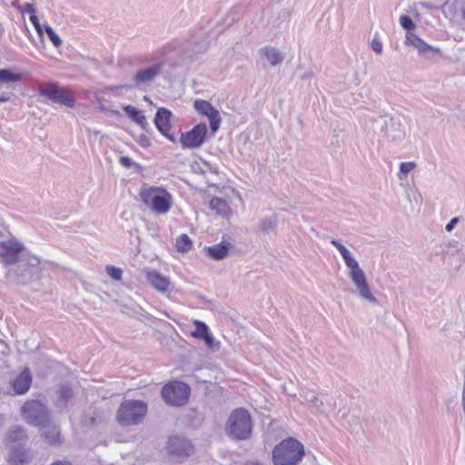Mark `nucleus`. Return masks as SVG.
<instances>
[{"mask_svg": "<svg viewBox=\"0 0 465 465\" xmlns=\"http://www.w3.org/2000/svg\"><path fill=\"white\" fill-rule=\"evenodd\" d=\"M51 465H72V463L67 460H60V461L54 462Z\"/></svg>", "mask_w": 465, "mask_h": 465, "instance_id": "44", "label": "nucleus"}, {"mask_svg": "<svg viewBox=\"0 0 465 465\" xmlns=\"http://www.w3.org/2000/svg\"><path fill=\"white\" fill-rule=\"evenodd\" d=\"M172 112L167 108L161 107L157 110L153 122L156 129L169 141L175 143V136L170 132Z\"/></svg>", "mask_w": 465, "mask_h": 465, "instance_id": "14", "label": "nucleus"}, {"mask_svg": "<svg viewBox=\"0 0 465 465\" xmlns=\"http://www.w3.org/2000/svg\"><path fill=\"white\" fill-rule=\"evenodd\" d=\"M228 243L221 242L213 244L207 248V253L210 258L215 261H221L224 259L229 252Z\"/></svg>", "mask_w": 465, "mask_h": 465, "instance_id": "26", "label": "nucleus"}, {"mask_svg": "<svg viewBox=\"0 0 465 465\" xmlns=\"http://www.w3.org/2000/svg\"><path fill=\"white\" fill-rule=\"evenodd\" d=\"M193 107L200 114L209 119L211 131L216 133L222 123L219 111L210 102L202 99L195 100Z\"/></svg>", "mask_w": 465, "mask_h": 465, "instance_id": "13", "label": "nucleus"}, {"mask_svg": "<svg viewBox=\"0 0 465 465\" xmlns=\"http://www.w3.org/2000/svg\"><path fill=\"white\" fill-rule=\"evenodd\" d=\"M312 72H309V73L304 74L302 76V78L305 80V79L311 78V77H312Z\"/></svg>", "mask_w": 465, "mask_h": 465, "instance_id": "48", "label": "nucleus"}, {"mask_svg": "<svg viewBox=\"0 0 465 465\" xmlns=\"http://www.w3.org/2000/svg\"><path fill=\"white\" fill-rule=\"evenodd\" d=\"M32 454L25 448L19 446L12 449L9 456L11 465H25L32 460Z\"/></svg>", "mask_w": 465, "mask_h": 465, "instance_id": "22", "label": "nucleus"}, {"mask_svg": "<svg viewBox=\"0 0 465 465\" xmlns=\"http://www.w3.org/2000/svg\"><path fill=\"white\" fill-rule=\"evenodd\" d=\"M45 437L50 444L54 445L59 442L60 430L55 426L50 427L45 431Z\"/></svg>", "mask_w": 465, "mask_h": 465, "instance_id": "31", "label": "nucleus"}, {"mask_svg": "<svg viewBox=\"0 0 465 465\" xmlns=\"http://www.w3.org/2000/svg\"><path fill=\"white\" fill-rule=\"evenodd\" d=\"M147 413V404L142 401H124L116 414V420L123 426L137 425L142 422Z\"/></svg>", "mask_w": 465, "mask_h": 465, "instance_id": "6", "label": "nucleus"}, {"mask_svg": "<svg viewBox=\"0 0 465 465\" xmlns=\"http://www.w3.org/2000/svg\"><path fill=\"white\" fill-rule=\"evenodd\" d=\"M107 274L115 281H120L122 279L123 271L115 267L114 265H107L106 268Z\"/></svg>", "mask_w": 465, "mask_h": 465, "instance_id": "33", "label": "nucleus"}, {"mask_svg": "<svg viewBox=\"0 0 465 465\" xmlns=\"http://www.w3.org/2000/svg\"><path fill=\"white\" fill-rule=\"evenodd\" d=\"M304 401L310 404L312 411L324 412V406L322 400H320L313 391H306L303 395Z\"/></svg>", "mask_w": 465, "mask_h": 465, "instance_id": "27", "label": "nucleus"}, {"mask_svg": "<svg viewBox=\"0 0 465 465\" xmlns=\"http://www.w3.org/2000/svg\"><path fill=\"white\" fill-rule=\"evenodd\" d=\"M460 218L459 217H453L446 225L445 229L447 232H451L454 227L459 223Z\"/></svg>", "mask_w": 465, "mask_h": 465, "instance_id": "40", "label": "nucleus"}, {"mask_svg": "<svg viewBox=\"0 0 465 465\" xmlns=\"http://www.w3.org/2000/svg\"><path fill=\"white\" fill-rule=\"evenodd\" d=\"M371 49L376 53V54H381L382 53V49H383V45H382V43L381 41L377 37V35L374 36V38L371 40Z\"/></svg>", "mask_w": 465, "mask_h": 465, "instance_id": "36", "label": "nucleus"}, {"mask_svg": "<svg viewBox=\"0 0 465 465\" xmlns=\"http://www.w3.org/2000/svg\"><path fill=\"white\" fill-rule=\"evenodd\" d=\"M22 78L21 74H15L9 69H0V83L8 84L15 83L20 81Z\"/></svg>", "mask_w": 465, "mask_h": 465, "instance_id": "29", "label": "nucleus"}, {"mask_svg": "<svg viewBox=\"0 0 465 465\" xmlns=\"http://www.w3.org/2000/svg\"><path fill=\"white\" fill-rule=\"evenodd\" d=\"M5 231V223L2 218H0V235L4 233Z\"/></svg>", "mask_w": 465, "mask_h": 465, "instance_id": "46", "label": "nucleus"}, {"mask_svg": "<svg viewBox=\"0 0 465 465\" xmlns=\"http://www.w3.org/2000/svg\"><path fill=\"white\" fill-rule=\"evenodd\" d=\"M25 252L24 245L15 238L0 242V261L9 268L14 265Z\"/></svg>", "mask_w": 465, "mask_h": 465, "instance_id": "9", "label": "nucleus"}, {"mask_svg": "<svg viewBox=\"0 0 465 465\" xmlns=\"http://www.w3.org/2000/svg\"><path fill=\"white\" fill-rule=\"evenodd\" d=\"M244 465H262V464L258 461H248Z\"/></svg>", "mask_w": 465, "mask_h": 465, "instance_id": "49", "label": "nucleus"}, {"mask_svg": "<svg viewBox=\"0 0 465 465\" xmlns=\"http://www.w3.org/2000/svg\"><path fill=\"white\" fill-rule=\"evenodd\" d=\"M416 167V164L413 162H403L400 164V173L403 174H408Z\"/></svg>", "mask_w": 465, "mask_h": 465, "instance_id": "35", "label": "nucleus"}, {"mask_svg": "<svg viewBox=\"0 0 465 465\" xmlns=\"http://www.w3.org/2000/svg\"><path fill=\"white\" fill-rule=\"evenodd\" d=\"M207 135V125L200 123L188 132L182 133L180 143L183 149H195L201 147Z\"/></svg>", "mask_w": 465, "mask_h": 465, "instance_id": "12", "label": "nucleus"}, {"mask_svg": "<svg viewBox=\"0 0 465 465\" xmlns=\"http://www.w3.org/2000/svg\"><path fill=\"white\" fill-rule=\"evenodd\" d=\"M24 420L35 427H45L50 421L47 407L39 401H27L21 411Z\"/></svg>", "mask_w": 465, "mask_h": 465, "instance_id": "7", "label": "nucleus"}, {"mask_svg": "<svg viewBox=\"0 0 465 465\" xmlns=\"http://www.w3.org/2000/svg\"><path fill=\"white\" fill-rule=\"evenodd\" d=\"M6 440L9 443H18V445L25 444L27 440L25 430L19 425H13L7 432Z\"/></svg>", "mask_w": 465, "mask_h": 465, "instance_id": "25", "label": "nucleus"}, {"mask_svg": "<svg viewBox=\"0 0 465 465\" xmlns=\"http://www.w3.org/2000/svg\"><path fill=\"white\" fill-rule=\"evenodd\" d=\"M10 100L9 94H0V103H6Z\"/></svg>", "mask_w": 465, "mask_h": 465, "instance_id": "42", "label": "nucleus"}, {"mask_svg": "<svg viewBox=\"0 0 465 465\" xmlns=\"http://www.w3.org/2000/svg\"><path fill=\"white\" fill-rule=\"evenodd\" d=\"M30 22L34 25L35 28L36 29L37 33L41 35L43 34L41 25L38 21L37 16L35 14L30 15L29 17Z\"/></svg>", "mask_w": 465, "mask_h": 465, "instance_id": "38", "label": "nucleus"}, {"mask_svg": "<svg viewBox=\"0 0 465 465\" xmlns=\"http://www.w3.org/2000/svg\"><path fill=\"white\" fill-rule=\"evenodd\" d=\"M405 44L408 45H412L414 48H416L419 54L420 55H426L430 52L435 54L440 53V49L428 45L421 38L412 34L411 32H407Z\"/></svg>", "mask_w": 465, "mask_h": 465, "instance_id": "18", "label": "nucleus"}, {"mask_svg": "<svg viewBox=\"0 0 465 465\" xmlns=\"http://www.w3.org/2000/svg\"><path fill=\"white\" fill-rule=\"evenodd\" d=\"M146 280L153 288L163 293L168 291L171 283L169 278L157 271L146 272Z\"/></svg>", "mask_w": 465, "mask_h": 465, "instance_id": "20", "label": "nucleus"}, {"mask_svg": "<svg viewBox=\"0 0 465 465\" xmlns=\"http://www.w3.org/2000/svg\"><path fill=\"white\" fill-rule=\"evenodd\" d=\"M259 54L264 57L272 66H277L284 60V54L273 46H264L259 50Z\"/></svg>", "mask_w": 465, "mask_h": 465, "instance_id": "21", "label": "nucleus"}, {"mask_svg": "<svg viewBox=\"0 0 465 465\" xmlns=\"http://www.w3.org/2000/svg\"><path fill=\"white\" fill-rule=\"evenodd\" d=\"M167 450L170 454L181 457H189L194 451L191 441L180 436L170 437Z\"/></svg>", "mask_w": 465, "mask_h": 465, "instance_id": "15", "label": "nucleus"}, {"mask_svg": "<svg viewBox=\"0 0 465 465\" xmlns=\"http://www.w3.org/2000/svg\"><path fill=\"white\" fill-rule=\"evenodd\" d=\"M44 28L47 35H49L54 31V29L49 25H45Z\"/></svg>", "mask_w": 465, "mask_h": 465, "instance_id": "45", "label": "nucleus"}, {"mask_svg": "<svg viewBox=\"0 0 465 465\" xmlns=\"http://www.w3.org/2000/svg\"><path fill=\"white\" fill-rule=\"evenodd\" d=\"M125 114L135 124H137L143 130H147L149 127V124L146 120V117L142 114V112L136 107L129 104L125 105L123 108Z\"/></svg>", "mask_w": 465, "mask_h": 465, "instance_id": "23", "label": "nucleus"}, {"mask_svg": "<svg viewBox=\"0 0 465 465\" xmlns=\"http://www.w3.org/2000/svg\"><path fill=\"white\" fill-rule=\"evenodd\" d=\"M193 242L189 236L185 233L180 235L176 240V248L179 252H188L192 249Z\"/></svg>", "mask_w": 465, "mask_h": 465, "instance_id": "30", "label": "nucleus"}, {"mask_svg": "<svg viewBox=\"0 0 465 465\" xmlns=\"http://www.w3.org/2000/svg\"><path fill=\"white\" fill-rule=\"evenodd\" d=\"M206 48H207V44L205 42H203V43H201V45L199 46L198 45L196 46L195 51L201 52V51L205 50Z\"/></svg>", "mask_w": 465, "mask_h": 465, "instance_id": "43", "label": "nucleus"}, {"mask_svg": "<svg viewBox=\"0 0 465 465\" xmlns=\"http://www.w3.org/2000/svg\"><path fill=\"white\" fill-rule=\"evenodd\" d=\"M139 195L143 203L157 214L167 213L173 204L172 194L163 187L143 185Z\"/></svg>", "mask_w": 465, "mask_h": 465, "instance_id": "4", "label": "nucleus"}, {"mask_svg": "<svg viewBox=\"0 0 465 465\" xmlns=\"http://www.w3.org/2000/svg\"><path fill=\"white\" fill-rule=\"evenodd\" d=\"M190 387L179 381H172L162 389V397L168 405L183 406L190 395Z\"/></svg>", "mask_w": 465, "mask_h": 465, "instance_id": "8", "label": "nucleus"}, {"mask_svg": "<svg viewBox=\"0 0 465 465\" xmlns=\"http://www.w3.org/2000/svg\"><path fill=\"white\" fill-rule=\"evenodd\" d=\"M252 419L249 412L243 408L234 410L229 416L226 432L234 440H245L252 434Z\"/></svg>", "mask_w": 465, "mask_h": 465, "instance_id": "5", "label": "nucleus"}, {"mask_svg": "<svg viewBox=\"0 0 465 465\" xmlns=\"http://www.w3.org/2000/svg\"><path fill=\"white\" fill-rule=\"evenodd\" d=\"M48 38L55 47H59L62 45V40L54 31L48 35Z\"/></svg>", "mask_w": 465, "mask_h": 465, "instance_id": "39", "label": "nucleus"}, {"mask_svg": "<svg viewBox=\"0 0 465 465\" xmlns=\"http://www.w3.org/2000/svg\"><path fill=\"white\" fill-rule=\"evenodd\" d=\"M59 396V400L66 404L74 397V391L68 384L64 383L60 386Z\"/></svg>", "mask_w": 465, "mask_h": 465, "instance_id": "32", "label": "nucleus"}, {"mask_svg": "<svg viewBox=\"0 0 465 465\" xmlns=\"http://www.w3.org/2000/svg\"><path fill=\"white\" fill-rule=\"evenodd\" d=\"M164 65L163 61H159L150 66L141 68L132 77V88L144 90L161 74Z\"/></svg>", "mask_w": 465, "mask_h": 465, "instance_id": "10", "label": "nucleus"}, {"mask_svg": "<svg viewBox=\"0 0 465 465\" xmlns=\"http://www.w3.org/2000/svg\"><path fill=\"white\" fill-rule=\"evenodd\" d=\"M453 246L457 249L458 252H460L459 243L458 242H455Z\"/></svg>", "mask_w": 465, "mask_h": 465, "instance_id": "51", "label": "nucleus"}, {"mask_svg": "<svg viewBox=\"0 0 465 465\" xmlns=\"http://www.w3.org/2000/svg\"><path fill=\"white\" fill-rule=\"evenodd\" d=\"M21 12L22 13H28L29 15H32V14H35V9L33 5V4H30V3H25L24 5H23V8L21 9Z\"/></svg>", "mask_w": 465, "mask_h": 465, "instance_id": "41", "label": "nucleus"}, {"mask_svg": "<svg viewBox=\"0 0 465 465\" xmlns=\"http://www.w3.org/2000/svg\"><path fill=\"white\" fill-rule=\"evenodd\" d=\"M120 163L126 168H131L133 166H139L138 163L134 162L130 157L128 156H121L119 159Z\"/></svg>", "mask_w": 465, "mask_h": 465, "instance_id": "37", "label": "nucleus"}, {"mask_svg": "<svg viewBox=\"0 0 465 465\" xmlns=\"http://www.w3.org/2000/svg\"><path fill=\"white\" fill-rule=\"evenodd\" d=\"M331 244L333 245L341 255L349 272L348 276L356 287L361 297L372 304L377 303V299L371 292V287L366 280V275L360 267L358 262L352 257L351 252L339 241L332 239Z\"/></svg>", "mask_w": 465, "mask_h": 465, "instance_id": "1", "label": "nucleus"}, {"mask_svg": "<svg viewBox=\"0 0 465 465\" xmlns=\"http://www.w3.org/2000/svg\"><path fill=\"white\" fill-rule=\"evenodd\" d=\"M39 94L53 103L63 104L69 108H74L75 105V100L69 92L65 88L55 84L41 86Z\"/></svg>", "mask_w": 465, "mask_h": 465, "instance_id": "11", "label": "nucleus"}, {"mask_svg": "<svg viewBox=\"0 0 465 465\" xmlns=\"http://www.w3.org/2000/svg\"><path fill=\"white\" fill-rule=\"evenodd\" d=\"M303 456V445L291 437L278 443L272 453L273 465H298Z\"/></svg>", "mask_w": 465, "mask_h": 465, "instance_id": "3", "label": "nucleus"}, {"mask_svg": "<svg viewBox=\"0 0 465 465\" xmlns=\"http://www.w3.org/2000/svg\"><path fill=\"white\" fill-rule=\"evenodd\" d=\"M400 24L402 26V28H404L405 30H407V32H411V30H414L415 29V24L414 22L412 21V19L408 16V15H401L400 17Z\"/></svg>", "mask_w": 465, "mask_h": 465, "instance_id": "34", "label": "nucleus"}, {"mask_svg": "<svg viewBox=\"0 0 465 465\" xmlns=\"http://www.w3.org/2000/svg\"><path fill=\"white\" fill-rule=\"evenodd\" d=\"M7 280L17 284H27L40 279L41 268L38 257L22 255L18 262L8 268L5 272Z\"/></svg>", "mask_w": 465, "mask_h": 465, "instance_id": "2", "label": "nucleus"}, {"mask_svg": "<svg viewBox=\"0 0 465 465\" xmlns=\"http://www.w3.org/2000/svg\"><path fill=\"white\" fill-rule=\"evenodd\" d=\"M32 384V375L27 368L23 370L13 381L12 387L16 395L26 393Z\"/></svg>", "mask_w": 465, "mask_h": 465, "instance_id": "19", "label": "nucleus"}, {"mask_svg": "<svg viewBox=\"0 0 465 465\" xmlns=\"http://www.w3.org/2000/svg\"><path fill=\"white\" fill-rule=\"evenodd\" d=\"M210 208L223 218L229 219L232 215V210L227 201L223 198L213 197L210 201Z\"/></svg>", "mask_w": 465, "mask_h": 465, "instance_id": "24", "label": "nucleus"}, {"mask_svg": "<svg viewBox=\"0 0 465 465\" xmlns=\"http://www.w3.org/2000/svg\"><path fill=\"white\" fill-rule=\"evenodd\" d=\"M141 141H142V145H143V146H148V145L150 144V143H148V141H147L146 137H145V136H143V135L141 137Z\"/></svg>", "mask_w": 465, "mask_h": 465, "instance_id": "47", "label": "nucleus"}, {"mask_svg": "<svg viewBox=\"0 0 465 465\" xmlns=\"http://www.w3.org/2000/svg\"><path fill=\"white\" fill-rule=\"evenodd\" d=\"M278 220L276 215L263 217L259 222L260 230L268 234L277 228Z\"/></svg>", "mask_w": 465, "mask_h": 465, "instance_id": "28", "label": "nucleus"}, {"mask_svg": "<svg viewBox=\"0 0 465 465\" xmlns=\"http://www.w3.org/2000/svg\"><path fill=\"white\" fill-rule=\"evenodd\" d=\"M194 326L195 330L192 332L193 337L203 340L209 349H219L220 342L215 341L206 323L197 320L194 322Z\"/></svg>", "mask_w": 465, "mask_h": 465, "instance_id": "17", "label": "nucleus"}, {"mask_svg": "<svg viewBox=\"0 0 465 465\" xmlns=\"http://www.w3.org/2000/svg\"><path fill=\"white\" fill-rule=\"evenodd\" d=\"M461 16L465 20V5L461 9Z\"/></svg>", "mask_w": 465, "mask_h": 465, "instance_id": "50", "label": "nucleus"}, {"mask_svg": "<svg viewBox=\"0 0 465 465\" xmlns=\"http://www.w3.org/2000/svg\"><path fill=\"white\" fill-rule=\"evenodd\" d=\"M378 123L381 126V130L385 127L384 137L390 141H401L405 136V132L400 121L394 118H381Z\"/></svg>", "mask_w": 465, "mask_h": 465, "instance_id": "16", "label": "nucleus"}]
</instances>
